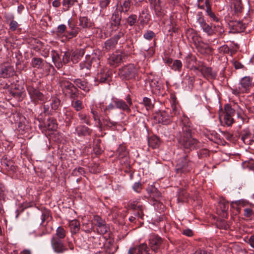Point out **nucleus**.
I'll return each instance as SVG.
<instances>
[{
    "instance_id": "obj_1",
    "label": "nucleus",
    "mask_w": 254,
    "mask_h": 254,
    "mask_svg": "<svg viewBox=\"0 0 254 254\" xmlns=\"http://www.w3.org/2000/svg\"><path fill=\"white\" fill-rule=\"evenodd\" d=\"M179 127L181 128V131H179L178 140L180 145L184 149L189 152L200 147V142L192 136L193 128L187 117L183 116L181 118Z\"/></svg>"
},
{
    "instance_id": "obj_2",
    "label": "nucleus",
    "mask_w": 254,
    "mask_h": 254,
    "mask_svg": "<svg viewBox=\"0 0 254 254\" xmlns=\"http://www.w3.org/2000/svg\"><path fill=\"white\" fill-rule=\"evenodd\" d=\"M41 219L42 222L39 228L41 232L36 235L38 237H42L43 235L51 234L54 230L51 223L53 218L49 210L47 209L42 210Z\"/></svg>"
},
{
    "instance_id": "obj_3",
    "label": "nucleus",
    "mask_w": 254,
    "mask_h": 254,
    "mask_svg": "<svg viewBox=\"0 0 254 254\" xmlns=\"http://www.w3.org/2000/svg\"><path fill=\"white\" fill-rule=\"evenodd\" d=\"M40 82L30 81L26 84V88L32 102L35 104L44 102L46 99L45 95L40 91L39 85Z\"/></svg>"
},
{
    "instance_id": "obj_4",
    "label": "nucleus",
    "mask_w": 254,
    "mask_h": 254,
    "mask_svg": "<svg viewBox=\"0 0 254 254\" xmlns=\"http://www.w3.org/2000/svg\"><path fill=\"white\" fill-rule=\"evenodd\" d=\"M51 244L54 252L57 254H63L68 251L73 252L74 249V244L68 239L64 243L58 238H52Z\"/></svg>"
},
{
    "instance_id": "obj_5",
    "label": "nucleus",
    "mask_w": 254,
    "mask_h": 254,
    "mask_svg": "<svg viewBox=\"0 0 254 254\" xmlns=\"http://www.w3.org/2000/svg\"><path fill=\"white\" fill-rule=\"evenodd\" d=\"M63 93L70 99H76L79 96V91L71 82L67 80H62L60 82Z\"/></svg>"
},
{
    "instance_id": "obj_6",
    "label": "nucleus",
    "mask_w": 254,
    "mask_h": 254,
    "mask_svg": "<svg viewBox=\"0 0 254 254\" xmlns=\"http://www.w3.org/2000/svg\"><path fill=\"white\" fill-rule=\"evenodd\" d=\"M192 162L186 155L178 159L175 167L176 173L178 174H186L190 172L192 169Z\"/></svg>"
},
{
    "instance_id": "obj_7",
    "label": "nucleus",
    "mask_w": 254,
    "mask_h": 254,
    "mask_svg": "<svg viewBox=\"0 0 254 254\" xmlns=\"http://www.w3.org/2000/svg\"><path fill=\"white\" fill-rule=\"evenodd\" d=\"M137 73V69L133 64H128L120 68L118 71L119 76L123 79L129 80L134 78Z\"/></svg>"
},
{
    "instance_id": "obj_8",
    "label": "nucleus",
    "mask_w": 254,
    "mask_h": 254,
    "mask_svg": "<svg viewBox=\"0 0 254 254\" xmlns=\"http://www.w3.org/2000/svg\"><path fill=\"white\" fill-rule=\"evenodd\" d=\"M100 59L98 56L96 54L86 55L85 56V61L84 63H80V66L81 68H86L88 69H90L91 66L97 68L100 65Z\"/></svg>"
},
{
    "instance_id": "obj_9",
    "label": "nucleus",
    "mask_w": 254,
    "mask_h": 254,
    "mask_svg": "<svg viewBox=\"0 0 254 254\" xmlns=\"http://www.w3.org/2000/svg\"><path fill=\"white\" fill-rule=\"evenodd\" d=\"M163 241V239L158 235L152 234L149 238V245L152 251L156 253L161 247Z\"/></svg>"
},
{
    "instance_id": "obj_10",
    "label": "nucleus",
    "mask_w": 254,
    "mask_h": 254,
    "mask_svg": "<svg viewBox=\"0 0 254 254\" xmlns=\"http://www.w3.org/2000/svg\"><path fill=\"white\" fill-rule=\"evenodd\" d=\"M14 66L8 64H3L0 65V77L8 78L15 74Z\"/></svg>"
},
{
    "instance_id": "obj_11",
    "label": "nucleus",
    "mask_w": 254,
    "mask_h": 254,
    "mask_svg": "<svg viewBox=\"0 0 254 254\" xmlns=\"http://www.w3.org/2000/svg\"><path fill=\"white\" fill-rule=\"evenodd\" d=\"M8 92L18 101H21L25 95L24 88L19 84H12Z\"/></svg>"
},
{
    "instance_id": "obj_12",
    "label": "nucleus",
    "mask_w": 254,
    "mask_h": 254,
    "mask_svg": "<svg viewBox=\"0 0 254 254\" xmlns=\"http://www.w3.org/2000/svg\"><path fill=\"white\" fill-rule=\"evenodd\" d=\"M124 57L122 53L116 52L109 56L108 58V63L111 66L116 67L123 62Z\"/></svg>"
},
{
    "instance_id": "obj_13",
    "label": "nucleus",
    "mask_w": 254,
    "mask_h": 254,
    "mask_svg": "<svg viewBox=\"0 0 254 254\" xmlns=\"http://www.w3.org/2000/svg\"><path fill=\"white\" fill-rule=\"evenodd\" d=\"M118 158L122 164H127L128 161V151L126 149V147L123 145H120L117 150Z\"/></svg>"
},
{
    "instance_id": "obj_14",
    "label": "nucleus",
    "mask_w": 254,
    "mask_h": 254,
    "mask_svg": "<svg viewBox=\"0 0 254 254\" xmlns=\"http://www.w3.org/2000/svg\"><path fill=\"white\" fill-rule=\"evenodd\" d=\"M93 221L94 224L98 227V230L100 231L101 234H104L108 232V227L106 225V222L101 217L98 215H95L93 217Z\"/></svg>"
},
{
    "instance_id": "obj_15",
    "label": "nucleus",
    "mask_w": 254,
    "mask_h": 254,
    "mask_svg": "<svg viewBox=\"0 0 254 254\" xmlns=\"http://www.w3.org/2000/svg\"><path fill=\"white\" fill-rule=\"evenodd\" d=\"M253 84V78L250 76H245L242 78L240 82L239 86L241 91L247 93L249 91Z\"/></svg>"
},
{
    "instance_id": "obj_16",
    "label": "nucleus",
    "mask_w": 254,
    "mask_h": 254,
    "mask_svg": "<svg viewBox=\"0 0 254 254\" xmlns=\"http://www.w3.org/2000/svg\"><path fill=\"white\" fill-rule=\"evenodd\" d=\"M122 16L119 11L115 10L111 17V27L113 29L116 30L121 25Z\"/></svg>"
},
{
    "instance_id": "obj_17",
    "label": "nucleus",
    "mask_w": 254,
    "mask_h": 254,
    "mask_svg": "<svg viewBox=\"0 0 254 254\" xmlns=\"http://www.w3.org/2000/svg\"><path fill=\"white\" fill-rule=\"evenodd\" d=\"M172 115L170 116L168 114L166 111H161L155 116V118L158 119L159 123H161L163 124H168L171 120V118L173 116H175L173 112L171 113Z\"/></svg>"
},
{
    "instance_id": "obj_18",
    "label": "nucleus",
    "mask_w": 254,
    "mask_h": 254,
    "mask_svg": "<svg viewBox=\"0 0 254 254\" xmlns=\"http://www.w3.org/2000/svg\"><path fill=\"white\" fill-rule=\"evenodd\" d=\"M199 71L203 76L207 79H214L216 77V73L213 71L211 67L202 66L199 68Z\"/></svg>"
},
{
    "instance_id": "obj_19",
    "label": "nucleus",
    "mask_w": 254,
    "mask_h": 254,
    "mask_svg": "<svg viewBox=\"0 0 254 254\" xmlns=\"http://www.w3.org/2000/svg\"><path fill=\"white\" fill-rule=\"evenodd\" d=\"M113 103L116 106V108L128 113L130 112L131 110L130 108L128 107V105L126 104V102L124 100L116 98H113Z\"/></svg>"
},
{
    "instance_id": "obj_20",
    "label": "nucleus",
    "mask_w": 254,
    "mask_h": 254,
    "mask_svg": "<svg viewBox=\"0 0 254 254\" xmlns=\"http://www.w3.org/2000/svg\"><path fill=\"white\" fill-rule=\"evenodd\" d=\"M72 81L77 88L81 89L85 92H88L90 90L89 85L86 80L76 78L72 80Z\"/></svg>"
},
{
    "instance_id": "obj_21",
    "label": "nucleus",
    "mask_w": 254,
    "mask_h": 254,
    "mask_svg": "<svg viewBox=\"0 0 254 254\" xmlns=\"http://www.w3.org/2000/svg\"><path fill=\"white\" fill-rule=\"evenodd\" d=\"M132 254H150L149 249L146 244L142 243L140 245L133 248H130Z\"/></svg>"
},
{
    "instance_id": "obj_22",
    "label": "nucleus",
    "mask_w": 254,
    "mask_h": 254,
    "mask_svg": "<svg viewBox=\"0 0 254 254\" xmlns=\"http://www.w3.org/2000/svg\"><path fill=\"white\" fill-rule=\"evenodd\" d=\"M118 5V11L127 13L130 8V0H119Z\"/></svg>"
},
{
    "instance_id": "obj_23",
    "label": "nucleus",
    "mask_w": 254,
    "mask_h": 254,
    "mask_svg": "<svg viewBox=\"0 0 254 254\" xmlns=\"http://www.w3.org/2000/svg\"><path fill=\"white\" fill-rule=\"evenodd\" d=\"M71 54V62L73 64L77 63L85 54L84 49H77L70 51Z\"/></svg>"
},
{
    "instance_id": "obj_24",
    "label": "nucleus",
    "mask_w": 254,
    "mask_h": 254,
    "mask_svg": "<svg viewBox=\"0 0 254 254\" xmlns=\"http://www.w3.org/2000/svg\"><path fill=\"white\" fill-rule=\"evenodd\" d=\"M76 132L78 136H87L91 133V129L84 125L77 126L75 129Z\"/></svg>"
},
{
    "instance_id": "obj_25",
    "label": "nucleus",
    "mask_w": 254,
    "mask_h": 254,
    "mask_svg": "<svg viewBox=\"0 0 254 254\" xmlns=\"http://www.w3.org/2000/svg\"><path fill=\"white\" fill-rule=\"evenodd\" d=\"M52 59L58 69H60L63 66V61H61L60 55L54 50L52 51Z\"/></svg>"
},
{
    "instance_id": "obj_26",
    "label": "nucleus",
    "mask_w": 254,
    "mask_h": 254,
    "mask_svg": "<svg viewBox=\"0 0 254 254\" xmlns=\"http://www.w3.org/2000/svg\"><path fill=\"white\" fill-rule=\"evenodd\" d=\"M45 127L49 130H56L58 127V124L56 119L49 118L45 123Z\"/></svg>"
},
{
    "instance_id": "obj_27",
    "label": "nucleus",
    "mask_w": 254,
    "mask_h": 254,
    "mask_svg": "<svg viewBox=\"0 0 254 254\" xmlns=\"http://www.w3.org/2000/svg\"><path fill=\"white\" fill-rule=\"evenodd\" d=\"M170 98L173 113H174L175 115L180 114V108L176 104V97L175 95L172 94L171 95Z\"/></svg>"
},
{
    "instance_id": "obj_28",
    "label": "nucleus",
    "mask_w": 254,
    "mask_h": 254,
    "mask_svg": "<svg viewBox=\"0 0 254 254\" xmlns=\"http://www.w3.org/2000/svg\"><path fill=\"white\" fill-rule=\"evenodd\" d=\"M97 80L100 83L108 82L111 80L110 74L104 70L98 73L97 77Z\"/></svg>"
},
{
    "instance_id": "obj_29",
    "label": "nucleus",
    "mask_w": 254,
    "mask_h": 254,
    "mask_svg": "<svg viewBox=\"0 0 254 254\" xmlns=\"http://www.w3.org/2000/svg\"><path fill=\"white\" fill-rule=\"evenodd\" d=\"M117 42L116 40H115L113 38H111L108 40H107L104 43V49L107 51H109L111 50L114 49L116 45H117Z\"/></svg>"
},
{
    "instance_id": "obj_30",
    "label": "nucleus",
    "mask_w": 254,
    "mask_h": 254,
    "mask_svg": "<svg viewBox=\"0 0 254 254\" xmlns=\"http://www.w3.org/2000/svg\"><path fill=\"white\" fill-rule=\"evenodd\" d=\"M66 234V230L62 226L58 227L56 231V233L52 238H58L60 240L65 238Z\"/></svg>"
},
{
    "instance_id": "obj_31",
    "label": "nucleus",
    "mask_w": 254,
    "mask_h": 254,
    "mask_svg": "<svg viewBox=\"0 0 254 254\" xmlns=\"http://www.w3.org/2000/svg\"><path fill=\"white\" fill-rule=\"evenodd\" d=\"M220 120L222 124L227 126H231L234 123L233 117L227 115H222L220 117Z\"/></svg>"
},
{
    "instance_id": "obj_32",
    "label": "nucleus",
    "mask_w": 254,
    "mask_h": 254,
    "mask_svg": "<svg viewBox=\"0 0 254 254\" xmlns=\"http://www.w3.org/2000/svg\"><path fill=\"white\" fill-rule=\"evenodd\" d=\"M148 143L150 147L152 148H156L159 147L160 141L157 136H153L148 138Z\"/></svg>"
},
{
    "instance_id": "obj_33",
    "label": "nucleus",
    "mask_w": 254,
    "mask_h": 254,
    "mask_svg": "<svg viewBox=\"0 0 254 254\" xmlns=\"http://www.w3.org/2000/svg\"><path fill=\"white\" fill-rule=\"evenodd\" d=\"M69 227L72 234H76L79 230L80 223L77 220H73L69 222Z\"/></svg>"
},
{
    "instance_id": "obj_34",
    "label": "nucleus",
    "mask_w": 254,
    "mask_h": 254,
    "mask_svg": "<svg viewBox=\"0 0 254 254\" xmlns=\"http://www.w3.org/2000/svg\"><path fill=\"white\" fill-rule=\"evenodd\" d=\"M146 190L150 196L152 197L158 198L161 196V193L153 185L149 186Z\"/></svg>"
},
{
    "instance_id": "obj_35",
    "label": "nucleus",
    "mask_w": 254,
    "mask_h": 254,
    "mask_svg": "<svg viewBox=\"0 0 254 254\" xmlns=\"http://www.w3.org/2000/svg\"><path fill=\"white\" fill-rule=\"evenodd\" d=\"M79 26L83 28H86L92 26L90 20L86 16L80 17L79 18Z\"/></svg>"
},
{
    "instance_id": "obj_36",
    "label": "nucleus",
    "mask_w": 254,
    "mask_h": 254,
    "mask_svg": "<svg viewBox=\"0 0 254 254\" xmlns=\"http://www.w3.org/2000/svg\"><path fill=\"white\" fill-rule=\"evenodd\" d=\"M150 86L152 90L155 91H160L162 88V84L157 79H152L150 82Z\"/></svg>"
},
{
    "instance_id": "obj_37",
    "label": "nucleus",
    "mask_w": 254,
    "mask_h": 254,
    "mask_svg": "<svg viewBox=\"0 0 254 254\" xmlns=\"http://www.w3.org/2000/svg\"><path fill=\"white\" fill-rule=\"evenodd\" d=\"M44 61L40 58H33L31 60V65L33 67L42 68L44 65Z\"/></svg>"
},
{
    "instance_id": "obj_38",
    "label": "nucleus",
    "mask_w": 254,
    "mask_h": 254,
    "mask_svg": "<svg viewBox=\"0 0 254 254\" xmlns=\"http://www.w3.org/2000/svg\"><path fill=\"white\" fill-rule=\"evenodd\" d=\"M77 115L81 123H84L87 125H90V117L85 113L81 112L78 113Z\"/></svg>"
},
{
    "instance_id": "obj_39",
    "label": "nucleus",
    "mask_w": 254,
    "mask_h": 254,
    "mask_svg": "<svg viewBox=\"0 0 254 254\" xmlns=\"http://www.w3.org/2000/svg\"><path fill=\"white\" fill-rule=\"evenodd\" d=\"M71 106L75 109L77 112L81 111L83 109L84 106L82 104V102L79 100H73L71 99Z\"/></svg>"
},
{
    "instance_id": "obj_40",
    "label": "nucleus",
    "mask_w": 254,
    "mask_h": 254,
    "mask_svg": "<svg viewBox=\"0 0 254 254\" xmlns=\"http://www.w3.org/2000/svg\"><path fill=\"white\" fill-rule=\"evenodd\" d=\"M7 21H9V29L12 31H15L19 26L18 22L14 20V16L12 15L9 17H6Z\"/></svg>"
},
{
    "instance_id": "obj_41",
    "label": "nucleus",
    "mask_w": 254,
    "mask_h": 254,
    "mask_svg": "<svg viewBox=\"0 0 254 254\" xmlns=\"http://www.w3.org/2000/svg\"><path fill=\"white\" fill-rule=\"evenodd\" d=\"M232 4L234 6L235 11L237 13L242 12L243 9V5L241 0H232Z\"/></svg>"
},
{
    "instance_id": "obj_42",
    "label": "nucleus",
    "mask_w": 254,
    "mask_h": 254,
    "mask_svg": "<svg viewBox=\"0 0 254 254\" xmlns=\"http://www.w3.org/2000/svg\"><path fill=\"white\" fill-rule=\"evenodd\" d=\"M170 67L175 71H180L182 67V63L180 60H175Z\"/></svg>"
},
{
    "instance_id": "obj_43",
    "label": "nucleus",
    "mask_w": 254,
    "mask_h": 254,
    "mask_svg": "<svg viewBox=\"0 0 254 254\" xmlns=\"http://www.w3.org/2000/svg\"><path fill=\"white\" fill-rule=\"evenodd\" d=\"M189 194L187 191L182 190H181L178 194V202H185L188 198Z\"/></svg>"
},
{
    "instance_id": "obj_44",
    "label": "nucleus",
    "mask_w": 254,
    "mask_h": 254,
    "mask_svg": "<svg viewBox=\"0 0 254 254\" xmlns=\"http://www.w3.org/2000/svg\"><path fill=\"white\" fill-rule=\"evenodd\" d=\"M235 113V111L233 109L230 104H226L224 106V115H227L228 116H233Z\"/></svg>"
},
{
    "instance_id": "obj_45",
    "label": "nucleus",
    "mask_w": 254,
    "mask_h": 254,
    "mask_svg": "<svg viewBox=\"0 0 254 254\" xmlns=\"http://www.w3.org/2000/svg\"><path fill=\"white\" fill-rule=\"evenodd\" d=\"M115 108H116V107L113 103V98H112V102L103 108V113L106 116H107L112 110Z\"/></svg>"
},
{
    "instance_id": "obj_46",
    "label": "nucleus",
    "mask_w": 254,
    "mask_h": 254,
    "mask_svg": "<svg viewBox=\"0 0 254 254\" xmlns=\"http://www.w3.org/2000/svg\"><path fill=\"white\" fill-rule=\"evenodd\" d=\"M137 18L136 15L132 14L127 18L126 22L130 26H132L136 23Z\"/></svg>"
},
{
    "instance_id": "obj_47",
    "label": "nucleus",
    "mask_w": 254,
    "mask_h": 254,
    "mask_svg": "<svg viewBox=\"0 0 254 254\" xmlns=\"http://www.w3.org/2000/svg\"><path fill=\"white\" fill-rule=\"evenodd\" d=\"M61 104V100L57 98H53L51 102V109L54 110H58Z\"/></svg>"
},
{
    "instance_id": "obj_48",
    "label": "nucleus",
    "mask_w": 254,
    "mask_h": 254,
    "mask_svg": "<svg viewBox=\"0 0 254 254\" xmlns=\"http://www.w3.org/2000/svg\"><path fill=\"white\" fill-rule=\"evenodd\" d=\"M64 121L66 125L69 126L73 119V114L71 111H67L64 114Z\"/></svg>"
},
{
    "instance_id": "obj_49",
    "label": "nucleus",
    "mask_w": 254,
    "mask_h": 254,
    "mask_svg": "<svg viewBox=\"0 0 254 254\" xmlns=\"http://www.w3.org/2000/svg\"><path fill=\"white\" fill-rule=\"evenodd\" d=\"M103 123L105 126L112 128L116 127L118 125L117 122L111 121L108 117L103 119Z\"/></svg>"
},
{
    "instance_id": "obj_50",
    "label": "nucleus",
    "mask_w": 254,
    "mask_h": 254,
    "mask_svg": "<svg viewBox=\"0 0 254 254\" xmlns=\"http://www.w3.org/2000/svg\"><path fill=\"white\" fill-rule=\"evenodd\" d=\"M143 103L147 110L151 109L153 107V104L151 99L148 97H144L143 98Z\"/></svg>"
},
{
    "instance_id": "obj_51",
    "label": "nucleus",
    "mask_w": 254,
    "mask_h": 254,
    "mask_svg": "<svg viewBox=\"0 0 254 254\" xmlns=\"http://www.w3.org/2000/svg\"><path fill=\"white\" fill-rule=\"evenodd\" d=\"M218 207L223 212L226 213L229 208L228 202L224 200L220 201L219 202Z\"/></svg>"
},
{
    "instance_id": "obj_52",
    "label": "nucleus",
    "mask_w": 254,
    "mask_h": 254,
    "mask_svg": "<svg viewBox=\"0 0 254 254\" xmlns=\"http://www.w3.org/2000/svg\"><path fill=\"white\" fill-rule=\"evenodd\" d=\"M203 31L206 33L208 35H212L213 34V30L212 27L205 23L202 27H201Z\"/></svg>"
},
{
    "instance_id": "obj_53",
    "label": "nucleus",
    "mask_w": 254,
    "mask_h": 254,
    "mask_svg": "<svg viewBox=\"0 0 254 254\" xmlns=\"http://www.w3.org/2000/svg\"><path fill=\"white\" fill-rule=\"evenodd\" d=\"M196 22L199 25L200 27L206 23L202 15V12H198L197 13Z\"/></svg>"
},
{
    "instance_id": "obj_54",
    "label": "nucleus",
    "mask_w": 254,
    "mask_h": 254,
    "mask_svg": "<svg viewBox=\"0 0 254 254\" xmlns=\"http://www.w3.org/2000/svg\"><path fill=\"white\" fill-rule=\"evenodd\" d=\"M154 9L155 15L157 17L161 18L165 15L164 11L161 6H157L156 7H154Z\"/></svg>"
},
{
    "instance_id": "obj_55",
    "label": "nucleus",
    "mask_w": 254,
    "mask_h": 254,
    "mask_svg": "<svg viewBox=\"0 0 254 254\" xmlns=\"http://www.w3.org/2000/svg\"><path fill=\"white\" fill-rule=\"evenodd\" d=\"M76 0H63L62 1L63 5L65 7L66 10L73 5Z\"/></svg>"
},
{
    "instance_id": "obj_56",
    "label": "nucleus",
    "mask_w": 254,
    "mask_h": 254,
    "mask_svg": "<svg viewBox=\"0 0 254 254\" xmlns=\"http://www.w3.org/2000/svg\"><path fill=\"white\" fill-rule=\"evenodd\" d=\"M71 61V54L70 51L65 52L63 57V64H65Z\"/></svg>"
},
{
    "instance_id": "obj_57",
    "label": "nucleus",
    "mask_w": 254,
    "mask_h": 254,
    "mask_svg": "<svg viewBox=\"0 0 254 254\" xmlns=\"http://www.w3.org/2000/svg\"><path fill=\"white\" fill-rule=\"evenodd\" d=\"M241 135V139L245 143H247L250 140L251 133L249 132L243 131Z\"/></svg>"
},
{
    "instance_id": "obj_58",
    "label": "nucleus",
    "mask_w": 254,
    "mask_h": 254,
    "mask_svg": "<svg viewBox=\"0 0 254 254\" xmlns=\"http://www.w3.org/2000/svg\"><path fill=\"white\" fill-rule=\"evenodd\" d=\"M214 28L215 29L216 32H218L219 35H222L224 32V29L222 26V24L221 21L219 23H217V24L214 25Z\"/></svg>"
},
{
    "instance_id": "obj_59",
    "label": "nucleus",
    "mask_w": 254,
    "mask_h": 254,
    "mask_svg": "<svg viewBox=\"0 0 254 254\" xmlns=\"http://www.w3.org/2000/svg\"><path fill=\"white\" fill-rule=\"evenodd\" d=\"M155 36V33L151 30H147L143 34V37L147 40H151Z\"/></svg>"
},
{
    "instance_id": "obj_60",
    "label": "nucleus",
    "mask_w": 254,
    "mask_h": 254,
    "mask_svg": "<svg viewBox=\"0 0 254 254\" xmlns=\"http://www.w3.org/2000/svg\"><path fill=\"white\" fill-rule=\"evenodd\" d=\"M129 206L130 208L134 210H140L143 207V206L138 204L137 201H133L130 203Z\"/></svg>"
},
{
    "instance_id": "obj_61",
    "label": "nucleus",
    "mask_w": 254,
    "mask_h": 254,
    "mask_svg": "<svg viewBox=\"0 0 254 254\" xmlns=\"http://www.w3.org/2000/svg\"><path fill=\"white\" fill-rule=\"evenodd\" d=\"M139 15H143L145 19L150 20V15L147 7L143 8Z\"/></svg>"
},
{
    "instance_id": "obj_62",
    "label": "nucleus",
    "mask_w": 254,
    "mask_h": 254,
    "mask_svg": "<svg viewBox=\"0 0 254 254\" xmlns=\"http://www.w3.org/2000/svg\"><path fill=\"white\" fill-rule=\"evenodd\" d=\"M125 31L124 29H120V30L119 31V32L114 35V37L112 38L116 41V42L118 43V40L122 37H124L125 35Z\"/></svg>"
},
{
    "instance_id": "obj_63",
    "label": "nucleus",
    "mask_w": 254,
    "mask_h": 254,
    "mask_svg": "<svg viewBox=\"0 0 254 254\" xmlns=\"http://www.w3.org/2000/svg\"><path fill=\"white\" fill-rule=\"evenodd\" d=\"M68 25L69 28L71 29V30L75 29V30L77 29V31H79V28L76 26V22L73 19H69L68 21Z\"/></svg>"
},
{
    "instance_id": "obj_64",
    "label": "nucleus",
    "mask_w": 254,
    "mask_h": 254,
    "mask_svg": "<svg viewBox=\"0 0 254 254\" xmlns=\"http://www.w3.org/2000/svg\"><path fill=\"white\" fill-rule=\"evenodd\" d=\"M79 32L78 31H76V30H75V29L71 30V31L67 32L66 37L69 39H71L76 37Z\"/></svg>"
}]
</instances>
